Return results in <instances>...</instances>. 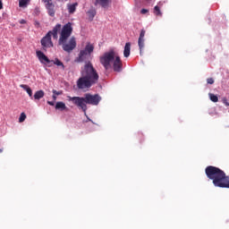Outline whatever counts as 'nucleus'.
<instances>
[{
  "mask_svg": "<svg viewBox=\"0 0 229 229\" xmlns=\"http://www.w3.org/2000/svg\"><path fill=\"white\" fill-rule=\"evenodd\" d=\"M205 174L209 180H212L215 187H220V189H223V184L226 178L225 171L218 167L208 165L205 169Z\"/></svg>",
  "mask_w": 229,
  "mask_h": 229,
  "instance_id": "7ed1b4c3",
  "label": "nucleus"
},
{
  "mask_svg": "<svg viewBox=\"0 0 229 229\" xmlns=\"http://www.w3.org/2000/svg\"><path fill=\"white\" fill-rule=\"evenodd\" d=\"M88 17L89 21H93L94 17H96V10L95 9H90L88 13Z\"/></svg>",
  "mask_w": 229,
  "mask_h": 229,
  "instance_id": "aec40b11",
  "label": "nucleus"
},
{
  "mask_svg": "<svg viewBox=\"0 0 229 229\" xmlns=\"http://www.w3.org/2000/svg\"><path fill=\"white\" fill-rule=\"evenodd\" d=\"M0 10H3V1L0 0Z\"/></svg>",
  "mask_w": 229,
  "mask_h": 229,
  "instance_id": "c9c22d12",
  "label": "nucleus"
},
{
  "mask_svg": "<svg viewBox=\"0 0 229 229\" xmlns=\"http://www.w3.org/2000/svg\"><path fill=\"white\" fill-rule=\"evenodd\" d=\"M113 69L114 72H121V71H123V61H121V57L115 56L113 63Z\"/></svg>",
  "mask_w": 229,
  "mask_h": 229,
  "instance_id": "9d476101",
  "label": "nucleus"
},
{
  "mask_svg": "<svg viewBox=\"0 0 229 229\" xmlns=\"http://www.w3.org/2000/svg\"><path fill=\"white\" fill-rule=\"evenodd\" d=\"M68 101L72 102L75 106H78L85 115H87L88 106L87 105H92L93 106H98L101 101V97L98 94L92 95L90 93H86L84 97H67Z\"/></svg>",
  "mask_w": 229,
  "mask_h": 229,
  "instance_id": "f03ea898",
  "label": "nucleus"
},
{
  "mask_svg": "<svg viewBox=\"0 0 229 229\" xmlns=\"http://www.w3.org/2000/svg\"><path fill=\"white\" fill-rule=\"evenodd\" d=\"M154 14H155L157 17H162V11L160 10V6L156 5V6L154 7Z\"/></svg>",
  "mask_w": 229,
  "mask_h": 229,
  "instance_id": "6ab92c4d",
  "label": "nucleus"
},
{
  "mask_svg": "<svg viewBox=\"0 0 229 229\" xmlns=\"http://www.w3.org/2000/svg\"><path fill=\"white\" fill-rule=\"evenodd\" d=\"M94 53V45L88 43L84 49L81 50L78 56L75 58L77 64L87 62L90 55Z\"/></svg>",
  "mask_w": 229,
  "mask_h": 229,
  "instance_id": "20e7f679",
  "label": "nucleus"
},
{
  "mask_svg": "<svg viewBox=\"0 0 229 229\" xmlns=\"http://www.w3.org/2000/svg\"><path fill=\"white\" fill-rule=\"evenodd\" d=\"M63 30H72V23L68 22L64 27Z\"/></svg>",
  "mask_w": 229,
  "mask_h": 229,
  "instance_id": "bb28decb",
  "label": "nucleus"
},
{
  "mask_svg": "<svg viewBox=\"0 0 229 229\" xmlns=\"http://www.w3.org/2000/svg\"><path fill=\"white\" fill-rule=\"evenodd\" d=\"M55 64V65H57V67H62L63 71L65 69V65H64V63L60 61V59L55 58V61H51Z\"/></svg>",
  "mask_w": 229,
  "mask_h": 229,
  "instance_id": "a211bd4d",
  "label": "nucleus"
},
{
  "mask_svg": "<svg viewBox=\"0 0 229 229\" xmlns=\"http://www.w3.org/2000/svg\"><path fill=\"white\" fill-rule=\"evenodd\" d=\"M222 103H224V105H225V106H229L228 98H226V97H224L222 98Z\"/></svg>",
  "mask_w": 229,
  "mask_h": 229,
  "instance_id": "c85d7f7f",
  "label": "nucleus"
},
{
  "mask_svg": "<svg viewBox=\"0 0 229 229\" xmlns=\"http://www.w3.org/2000/svg\"><path fill=\"white\" fill-rule=\"evenodd\" d=\"M88 120L92 122V120H91V119H89V118H88Z\"/></svg>",
  "mask_w": 229,
  "mask_h": 229,
  "instance_id": "4c0bfd02",
  "label": "nucleus"
},
{
  "mask_svg": "<svg viewBox=\"0 0 229 229\" xmlns=\"http://www.w3.org/2000/svg\"><path fill=\"white\" fill-rule=\"evenodd\" d=\"M144 37H146V30H141L138 39V46L140 53H142V49H144Z\"/></svg>",
  "mask_w": 229,
  "mask_h": 229,
  "instance_id": "ddd939ff",
  "label": "nucleus"
},
{
  "mask_svg": "<svg viewBox=\"0 0 229 229\" xmlns=\"http://www.w3.org/2000/svg\"><path fill=\"white\" fill-rule=\"evenodd\" d=\"M52 92L55 96H62L64 94V91H57L56 89H53Z\"/></svg>",
  "mask_w": 229,
  "mask_h": 229,
  "instance_id": "cd10ccee",
  "label": "nucleus"
},
{
  "mask_svg": "<svg viewBox=\"0 0 229 229\" xmlns=\"http://www.w3.org/2000/svg\"><path fill=\"white\" fill-rule=\"evenodd\" d=\"M36 55L41 64H51V60L44 55V53L40 50L36 52Z\"/></svg>",
  "mask_w": 229,
  "mask_h": 229,
  "instance_id": "f8f14e48",
  "label": "nucleus"
},
{
  "mask_svg": "<svg viewBox=\"0 0 229 229\" xmlns=\"http://www.w3.org/2000/svg\"><path fill=\"white\" fill-rule=\"evenodd\" d=\"M51 36L55 40H58V30H54L51 31Z\"/></svg>",
  "mask_w": 229,
  "mask_h": 229,
  "instance_id": "b1692460",
  "label": "nucleus"
},
{
  "mask_svg": "<svg viewBox=\"0 0 229 229\" xmlns=\"http://www.w3.org/2000/svg\"><path fill=\"white\" fill-rule=\"evenodd\" d=\"M52 98L54 99V101H56V95H53Z\"/></svg>",
  "mask_w": 229,
  "mask_h": 229,
  "instance_id": "e433bc0d",
  "label": "nucleus"
},
{
  "mask_svg": "<svg viewBox=\"0 0 229 229\" xmlns=\"http://www.w3.org/2000/svg\"><path fill=\"white\" fill-rule=\"evenodd\" d=\"M55 110H67V106H65V103L64 102H57L55 104Z\"/></svg>",
  "mask_w": 229,
  "mask_h": 229,
  "instance_id": "f3484780",
  "label": "nucleus"
},
{
  "mask_svg": "<svg viewBox=\"0 0 229 229\" xmlns=\"http://www.w3.org/2000/svg\"><path fill=\"white\" fill-rule=\"evenodd\" d=\"M60 46H62L66 53H72V51L76 49V38L72 37L68 43L67 41H64V43H62Z\"/></svg>",
  "mask_w": 229,
  "mask_h": 229,
  "instance_id": "423d86ee",
  "label": "nucleus"
},
{
  "mask_svg": "<svg viewBox=\"0 0 229 229\" xmlns=\"http://www.w3.org/2000/svg\"><path fill=\"white\" fill-rule=\"evenodd\" d=\"M26 4H28V0H20L19 1V6L21 8H24V6H26Z\"/></svg>",
  "mask_w": 229,
  "mask_h": 229,
  "instance_id": "393cba45",
  "label": "nucleus"
},
{
  "mask_svg": "<svg viewBox=\"0 0 229 229\" xmlns=\"http://www.w3.org/2000/svg\"><path fill=\"white\" fill-rule=\"evenodd\" d=\"M34 26H35V28H37V29L40 28V22H38V21H34Z\"/></svg>",
  "mask_w": 229,
  "mask_h": 229,
  "instance_id": "2f4dec72",
  "label": "nucleus"
},
{
  "mask_svg": "<svg viewBox=\"0 0 229 229\" xmlns=\"http://www.w3.org/2000/svg\"><path fill=\"white\" fill-rule=\"evenodd\" d=\"M47 105H50V106H55V102L47 101Z\"/></svg>",
  "mask_w": 229,
  "mask_h": 229,
  "instance_id": "72a5a7b5",
  "label": "nucleus"
},
{
  "mask_svg": "<svg viewBox=\"0 0 229 229\" xmlns=\"http://www.w3.org/2000/svg\"><path fill=\"white\" fill-rule=\"evenodd\" d=\"M131 51V43L127 42L124 46V50H123V56L125 58H128L130 56V53Z\"/></svg>",
  "mask_w": 229,
  "mask_h": 229,
  "instance_id": "4468645a",
  "label": "nucleus"
},
{
  "mask_svg": "<svg viewBox=\"0 0 229 229\" xmlns=\"http://www.w3.org/2000/svg\"><path fill=\"white\" fill-rule=\"evenodd\" d=\"M21 88L23 89V90H26L27 94L30 96L31 99H33V90H31V88L26 84H21Z\"/></svg>",
  "mask_w": 229,
  "mask_h": 229,
  "instance_id": "2eb2a0df",
  "label": "nucleus"
},
{
  "mask_svg": "<svg viewBox=\"0 0 229 229\" xmlns=\"http://www.w3.org/2000/svg\"><path fill=\"white\" fill-rule=\"evenodd\" d=\"M42 3H44L45 4L48 15L50 17H55V13H56V11L55 10V4L53 3V0H42Z\"/></svg>",
  "mask_w": 229,
  "mask_h": 229,
  "instance_id": "0eeeda50",
  "label": "nucleus"
},
{
  "mask_svg": "<svg viewBox=\"0 0 229 229\" xmlns=\"http://www.w3.org/2000/svg\"><path fill=\"white\" fill-rule=\"evenodd\" d=\"M38 12V9H36Z\"/></svg>",
  "mask_w": 229,
  "mask_h": 229,
  "instance_id": "58836bf2",
  "label": "nucleus"
},
{
  "mask_svg": "<svg viewBox=\"0 0 229 229\" xmlns=\"http://www.w3.org/2000/svg\"><path fill=\"white\" fill-rule=\"evenodd\" d=\"M209 99L213 102V103H217V101H219V98H217V95H215L213 93H209Z\"/></svg>",
  "mask_w": 229,
  "mask_h": 229,
  "instance_id": "4be33fe9",
  "label": "nucleus"
},
{
  "mask_svg": "<svg viewBox=\"0 0 229 229\" xmlns=\"http://www.w3.org/2000/svg\"><path fill=\"white\" fill-rule=\"evenodd\" d=\"M41 46L44 51L49 47H53V41H51V30L41 39Z\"/></svg>",
  "mask_w": 229,
  "mask_h": 229,
  "instance_id": "1a4fd4ad",
  "label": "nucleus"
},
{
  "mask_svg": "<svg viewBox=\"0 0 229 229\" xmlns=\"http://www.w3.org/2000/svg\"><path fill=\"white\" fill-rule=\"evenodd\" d=\"M76 6H78V4H72L68 6L69 13H74L76 12Z\"/></svg>",
  "mask_w": 229,
  "mask_h": 229,
  "instance_id": "412c9836",
  "label": "nucleus"
},
{
  "mask_svg": "<svg viewBox=\"0 0 229 229\" xmlns=\"http://www.w3.org/2000/svg\"><path fill=\"white\" fill-rule=\"evenodd\" d=\"M24 121H26V114L21 113L19 118V123H24Z\"/></svg>",
  "mask_w": 229,
  "mask_h": 229,
  "instance_id": "a878e982",
  "label": "nucleus"
},
{
  "mask_svg": "<svg viewBox=\"0 0 229 229\" xmlns=\"http://www.w3.org/2000/svg\"><path fill=\"white\" fill-rule=\"evenodd\" d=\"M149 12V10H148V9H141L140 10V13L142 14V15H146V13H148Z\"/></svg>",
  "mask_w": 229,
  "mask_h": 229,
  "instance_id": "7c9ffc66",
  "label": "nucleus"
},
{
  "mask_svg": "<svg viewBox=\"0 0 229 229\" xmlns=\"http://www.w3.org/2000/svg\"><path fill=\"white\" fill-rule=\"evenodd\" d=\"M99 81V73L94 68L90 61L87 62L81 70V77L77 81V88L79 90L90 89Z\"/></svg>",
  "mask_w": 229,
  "mask_h": 229,
  "instance_id": "f257e3e1",
  "label": "nucleus"
},
{
  "mask_svg": "<svg viewBox=\"0 0 229 229\" xmlns=\"http://www.w3.org/2000/svg\"><path fill=\"white\" fill-rule=\"evenodd\" d=\"M71 35H72V30H62L58 41L59 46L64 44V42H67V39L69 38V37H71Z\"/></svg>",
  "mask_w": 229,
  "mask_h": 229,
  "instance_id": "6e6552de",
  "label": "nucleus"
},
{
  "mask_svg": "<svg viewBox=\"0 0 229 229\" xmlns=\"http://www.w3.org/2000/svg\"><path fill=\"white\" fill-rule=\"evenodd\" d=\"M115 60V52L114 50H111L107 53H105L103 56L100 57V64H103L106 71H108L110 67V64Z\"/></svg>",
  "mask_w": 229,
  "mask_h": 229,
  "instance_id": "39448f33",
  "label": "nucleus"
},
{
  "mask_svg": "<svg viewBox=\"0 0 229 229\" xmlns=\"http://www.w3.org/2000/svg\"><path fill=\"white\" fill-rule=\"evenodd\" d=\"M207 83H208V85H214V79H212V78L207 79Z\"/></svg>",
  "mask_w": 229,
  "mask_h": 229,
  "instance_id": "c756f323",
  "label": "nucleus"
},
{
  "mask_svg": "<svg viewBox=\"0 0 229 229\" xmlns=\"http://www.w3.org/2000/svg\"><path fill=\"white\" fill-rule=\"evenodd\" d=\"M54 30H62V25L61 24H56Z\"/></svg>",
  "mask_w": 229,
  "mask_h": 229,
  "instance_id": "473e14b6",
  "label": "nucleus"
},
{
  "mask_svg": "<svg viewBox=\"0 0 229 229\" xmlns=\"http://www.w3.org/2000/svg\"><path fill=\"white\" fill-rule=\"evenodd\" d=\"M96 6H101L104 10H108L112 6V0H96Z\"/></svg>",
  "mask_w": 229,
  "mask_h": 229,
  "instance_id": "9b49d317",
  "label": "nucleus"
},
{
  "mask_svg": "<svg viewBox=\"0 0 229 229\" xmlns=\"http://www.w3.org/2000/svg\"><path fill=\"white\" fill-rule=\"evenodd\" d=\"M20 24H26V20H20Z\"/></svg>",
  "mask_w": 229,
  "mask_h": 229,
  "instance_id": "f704fd0d",
  "label": "nucleus"
},
{
  "mask_svg": "<svg viewBox=\"0 0 229 229\" xmlns=\"http://www.w3.org/2000/svg\"><path fill=\"white\" fill-rule=\"evenodd\" d=\"M222 189H229V176L225 175L224 184L222 185Z\"/></svg>",
  "mask_w": 229,
  "mask_h": 229,
  "instance_id": "5701e85b",
  "label": "nucleus"
},
{
  "mask_svg": "<svg viewBox=\"0 0 229 229\" xmlns=\"http://www.w3.org/2000/svg\"><path fill=\"white\" fill-rule=\"evenodd\" d=\"M45 96V93H44V90H38L35 92L34 94V99H36V101H38L40 99H42V98H44Z\"/></svg>",
  "mask_w": 229,
  "mask_h": 229,
  "instance_id": "dca6fc26",
  "label": "nucleus"
}]
</instances>
